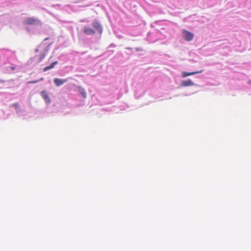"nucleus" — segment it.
Instances as JSON below:
<instances>
[{
    "label": "nucleus",
    "mask_w": 251,
    "mask_h": 251,
    "mask_svg": "<svg viewBox=\"0 0 251 251\" xmlns=\"http://www.w3.org/2000/svg\"><path fill=\"white\" fill-rule=\"evenodd\" d=\"M24 23L28 25H35L40 24V21L34 17H29L25 19Z\"/></svg>",
    "instance_id": "nucleus-1"
},
{
    "label": "nucleus",
    "mask_w": 251,
    "mask_h": 251,
    "mask_svg": "<svg viewBox=\"0 0 251 251\" xmlns=\"http://www.w3.org/2000/svg\"><path fill=\"white\" fill-rule=\"evenodd\" d=\"M182 33L185 40L190 41L193 40L194 38V34L193 33L185 30H183Z\"/></svg>",
    "instance_id": "nucleus-2"
},
{
    "label": "nucleus",
    "mask_w": 251,
    "mask_h": 251,
    "mask_svg": "<svg viewBox=\"0 0 251 251\" xmlns=\"http://www.w3.org/2000/svg\"><path fill=\"white\" fill-rule=\"evenodd\" d=\"M92 26L100 34L102 32V28L100 23L97 20H94L92 23Z\"/></svg>",
    "instance_id": "nucleus-3"
},
{
    "label": "nucleus",
    "mask_w": 251,
    "mask_h": 251,
    "mask_svg": "<svg viewBox=\"0 0 251 251\" xmlns=\"http://www.w3.org/2000/svg\"><path fill=\"white\" fill-rule=\"evenodd\" d=\"M68 80L67 79H60V78H54L53 79V82L56 86H60L65 83L67 82Z\"/></svg>",
    "instance_id": "nucleus-4"
},
{
    "label": "nucleus",
    "mask_w": 251,
    "mask_h": 251,
    "mask_svg": "<svg viewBox=\"0 0 251 251\" xmlns=\"http://www.w3.org/2000/svg\"><path fill=\"white\" fill-rule=\"evenodd\" d=\"M84 33L88 35H93L95 33V31L89 26H85L83 29Z\"/></svg>",
    "instance_id": "nucleus-5"
},
{
    "label": "nucleus",
    "mask_w": 251,
    "mask_h": 251,
    "mask_svg": "<svg viewBox=\"0 0 251 251\" xmlns=\"http://www.w3.org/2000/svg\"><path fill=\"white\" fill-rule=\"evenodd\" d=\"M181 86L183 87H188L193 86L194 85L193 82L191 79L183 80L181 82Z\"/></svg>",
    "instance_id": "nucleus-6"
},
{
    "label": "nucleus",
    "mask_w": 251,
    "mask_h": 251,
    "mask_svg": "<svg viewBox=\"0 0 251 251\" xmlns=\"http://www.w3.org/2000/svg\"><path fill=\"white\" fill-rule=\"evenodd\" d=\"M41 94L46 103H50V97L46 91H42Z\"/></svg>",
    "instance_id": "nucleus-7"
},
{
    "label": "nucleus",
    "mask_w": 251,
    "mask_h": 251,
    "mask_svg": "<svg viewBox=\"0 0 251 251\" xmlns=\"http://www.w3.org/2000/svg\"><path fill=\"white\" fill-rule=\"evenodd\" d=\"M202 72H203L202 70L199 71H197V72H191V73H187V72H184L182 73V77H187L188 76H190V75H193L201 73Z\"/></svg>",
    "instance_id": "nucleus-8"
},
{
    "label": "nucleus",
    "mask_w": 251,
    "mask_h": 251,
    "mask_svg": "<svg viewBox=\"0 0 251 251\" xmlns=\"http://www.w3.org/2000/svg\"><path fill=\"white\" fill-rule=\"evenodd\" d=\"M77 88L79 93L82 95L83 98H86L87 97V94L85 92V89L80 86H78Z\"/></svg>",
    "instance_id": "nucleus-9"
},
{
    "label": "nucleus",
    "mask_w": 251,
    "mask_h": 251,
    "mask_svg": "<svg viewBox=\"0 0 251 251\" xmlns=\"http://www.w3.org/2000/svg\"><path fill=\"white\" fill-rule=\"evenodd\" d=\"M58 64V62L57 61H55L52 63L50 66H47L45 68H44L43 71L44 72L47 71L48 70H49L50 69H51L53 68L55 65Z\"/></svg>",
    "instance_id": "nucleus-10"
},
{
    "label": "nucleus",
    "mask_w": 251,
    "mask_h": 251,
    "mask_svg": "<svg viewBox=\"0 0 251 251\" xmlns=\"http://www.w3.org/2000/svg\"><path fill=\"white\" fill-rule=\"evenodd\" d=\"M46 56L45 53H42L40 54V57L38 59V62H40L42 61V60Z\"/></svg>",
    "instance_id": "nucleus-11"
},
{
    "label": "nucleus",
    "mask_w": 251,
    "mask_h": 251,
    "mask_svg": "<svg viewBox=\"0 0 251 251\" xmlns=\"http://www.w3.org/2000/svg\"><path fill=\"white\" fill-rule=\"evenodd\" d=\"M38 81H39V80H35V81H32L28 82V83H36L38 82Z\"/></svg>",
    "instance_id": "nucleus-12"
},
{
    "label": "nucleus",
    "mask_w": 251,
    "mask_h": 251,
    "mask_svg": "<svg viewBox=\"0 0 251 251\" xmlns=\"http://www.w3.org/2000/svg\"><path fill=\"white\" fill-rule=\"evenodd\" d=\"M39 50H38V49H35V52L36 53L38 52H39Z\"/></svg>",
    "instance_id": "nucleus-13"
},
{
    "label": "nucleus",
    "mask_w": 251,
    "mask_h": 251,
    "mask_svg": "<svg viewBox=\"0 0 251 251\" xmlns=\"http://www.w3.org/2000/svg\"><path fill=\"white\" fill-rule=\"evenodd\" d=\"M43 79H44V78L42 77V78H41L40 79V80H43Z\"/></svg>",
    "instance_id": "nucleus-14"
}]
</instances>
